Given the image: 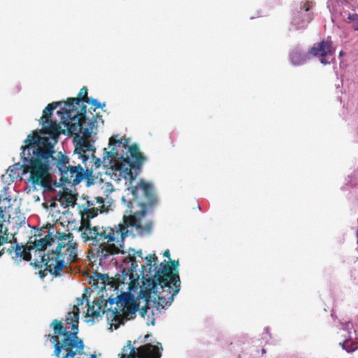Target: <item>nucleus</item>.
Masks as SVG:
<instances>
[{"instance_id": "nucleus-1", "label": "nucleus", "mask_w": 358, "mask_h": 358, "mask_svg": "<svg viewBox=\"0 0 358 358\" xmlns=\"http://www.w3.org/2000/svg\"><path fill=\"white\" fill-rule=\"evenodd\" d=\"M133 196V201L141 208L133 215L124 216L123 222L114 226H92L90 220L98 215L94 208L85 209L82 215L81 225L79 231L83 242H90V245L97 248V257L106 259L110 255L118 254L124 238L128 235V227L141 228V218L144 217L148 208H153L158 202L154 186L150 182L141 179L135 185L127 187Z\"/></svg>"}, {"instance_id": "nucleus-2", "label": "nucleus", "mask_w": 358, "mask_h": 358, "mask_svg": "<svg viewBox=\"0 0 358 358\" xmlns=\"http://www.w3.org/2000/svg\"><path fill=\"white\" fill-rule=\"evenodd\" d=\"M20 154L23 173H29V180L34 185L44 189L51 188V171L58 169L62 185L75 186L87 176L80 164L73 161L70 164L69 158L61 152L56 154L54 145L48 137H42L38 131H34L27 136L24 145L21 147Z\"/></svg>"}, {"instance_id": "nucleus-3", "label": "nucleus", "mask_w": 358, "mask_h": 358, "mask_svg": "<svg viewBox=\"0 0 358 358\" xmlns=\"http://www.w3.org/2000/svg\"><path fill=\"white\" fill-rule=\"evenodd\" d=\"M45 233L43 237L41 233L34 235V240H30L24 247L16 244L6 252L16 262H31V265L37 268L45 266V268L39 271L41 278L47 275V271L59 277L68 266L78 260V244L73 241L71 234L57 236L50 231Z\"/></svg>"}, {"instance_id": "nucleus-4", "label": "nucleus", "mask_w": 358, "mask_h": 358, "mask_svg": "<svg viewBox=\"0 0 358 358\" xmlns=\"http://www.w3.org/2000/svg\"><path fill=\"white\" fill-rule=\"evenodd\" d=\"M145 259L147 264L141 266L142 286L140 296L144 299L147 305L141 309L142 315L148 313L151 303L158 310L169 306L174 296L180 289L178 261H171V265L164 261L161 263L160 268L157 269L158 259L155 254H150Z\"/></svg>"}, {"instance_id": "nucleus-5", "label": "nucleus", "mask_w": 358, "mask_h": 358, "mask_svg": "<svg viewBox=\"0 0 358 358\" xmlns=\"http://www.w3.org/2000/svg\"><path fill=\"white\" fill-rule=\"evenodd\" d=\"M112 136L109 139V146L112 147L110 151L103 149L104 155L103 161L95 157L96 149L93 144L87 139L80 138L75 145L73 157L80 159L83 164L88 161L90 156L94 162L91 169H98L101 164L111 163L112 159L120 161L117 164L118 169L123 173L124 177L129 180V185H134L133 182L141 171L142 166L146 160L145 157L140 152L137 144L129 145V138L117 139Z\"/></svg>"}, {"instance_id": "nucleus-6", "label": "nucleus", "mask_w": 358, "mask_h": 358, "mask_svg": "<svg viewBox=\"0 0 358 358\" xmlns=\"http://www.w3.org/2000/svg\"><path fill=\"white\" fill-rule=\"evenodd\" d=\"M87 299L85 294L76 299V304L66 315L64 323L57 319L53 320L50 323L53 334L45 335V337L52 345V355L56 358H97L95 354L84 351V341L78 335L79 306H83Z\"/></svg>"}, {"instance_id": "nucleus-7", "label": "nucleus", "mask_w": 358, "mask_h": 358, "mask_svg": "<svg viewBox=\"0 0 358 358\" xmlns=\"http://www.w3.org/2000/svg\"><path fill=\"white\" fill-rule=\"evenodd\" d=\"M87 91V87H83L78 97L69 98L66 101H64L62 111H57V114L62 115V124L67 128L70 135L83 134L84 136L88 138L91 136L94 127L103 124L102 116L99 113H93L91 110L92 108L87 111L86 106H83L80 111L78 110L81 102L90 103Z\"/></svg>"}, {"instance_id": "nucleus-8", "label": "nucleus", "mask_w": 358, "mask_h": 358, "mask_svg": "<svg viewBox=\"0 0 358 358\" xmlns=\"http://www.w3.org/2000/svg\"><path fill=\"white\" fill-rule=\"evenodd\" d=\"M139 296V302L136 303L127 296L120 295L116 298H109L108 300L110 305L115 304L113 309H109L107 312L108 320L115 322V327L117 329L120 324H124V321L132 319L136 316V313L138 310L141 313V309L145 306V301ZM147 313L143 315L145 316ZM143 316L141 314H140Z\"/></svg>"}, {"instance_id": "nucleus-9", "label": "nucleus", "mask_w": 358, "mask_h": 358, "mask_svg": "<svg viewBox=\"0 0 358 358\" xmlns=\"http://www.w3.org/2000/svg\"><path fill=\"white\" fill-rule=\"evenodd\" d=\"M157 343V345L146 343L136 348L131 346V341H129L119 355L120 358H161L163 348L160 343Z\"/></svg>"}, {"instance_id": "nucleus-10", "label": "nucleus", "mask_w": 358, "mask_h": 358, "mask_svg": "<svg viewBox=\"0 0 358 358\" xmlns=\"http://www.w3.org/2000/svg\"><path fill=\"white\" fill-rule=\"evenodd\" d=\"M308 55L310 57H318L320 62L322 64H330L327 59L328 57H332L335 53V49L333 48L332 41L328 39L315 43L308 51Z\"/></svg>"}, {"instance_id": "nucleus-11", "label": "nucleus", "mask_w": 358, "mask_h": 358, "mask_svg": "<svg viewBox=\"0 0 358 358\" xmlns=\"http://www.w3.org/2000/svg\"><path fill=\"white\" fill-rule=\"evenodd\" d=\"M41 124L43 128L39 131V133L49 135L54 141V143H52L54 145L57 143V138L61 133V127L56 121L49 120L48 119L46 123L41 122Z\"/></svg>"}, {"instance_id": "nucleus-12", "label": "nucleus", "mask_w": 358, "mask_h": 358, "mask_svg": "<svg viewBox=\"0 0 358 358\" xmlns=\"http://www.w3.org/2000/svg\"><path fill=\"white\" fill-rule=\"evenodd\" d=\"M308 59H310L308 53L305 54L298 48L293 49L289 54L290 62L294 65H301Z\"/></svg>"}, {"instance_id": "nucleus-13", "label": "nucleus", "mask_w": 358, "mask_h": 358, "mask_svg": "<svg viewBox=\"0 0 358 358\" xmlns=\"http://www.w3.org/2000/svg\"><path fill=\"white\" fill-rule=\"evenodd\" d=\"M137 257H139L141 260L143 259V252L141 250H138V251H135V250L131 249L129 251V256L127 257L126 261L128 259L129 260L128 262H131V268H130L131 277L133 276V273H136L137 270H138V264H137V260H136Z\"/></svg>"}, {"instance_id": "nucleus-14", "label": "nucleus", "mask_w": 358, "mask_h": 358, "mask_svg": "<svg viewBox=\"0 0 358 358\" xmlns=\"http://www.w3.org/2000/svg\"><path fill=\"white\" fill-rule=\"evenodd\" d=\"M87 314L89 316L97 318L100 315V313L101 311L103 313H105L104 308L101 309L102 306L98 301H94L92 305L87 302Z\"/></svg>"}, {"instance_id": "nucleus-15", "label": "nucleus", "mask_w": 358, "mask_h": 358, "mask_svg": "<svg viewBox=\"0 0 358 358\" xmlns=\"http://www.w3.org/2000/svg\"><path fill=\"white\" fill-rule=\"evenodd\" d=\"M63 102H52L49 103L43 111V115L41 117V122L46 123L48 117H50L52 115L53 110L58 106H60Z\"/></svg>"}, {"instance_id": "nucleus-16", "label": "nucleus", "mask_w": 358, "mask_h": 358, "mask_svg": "<svg viewBox=\"0 0 358 358\" xmlns=\"http://www.w3.org/2000/svg\"><path fill=\"white\" fill-rule=\"evenodd\" d=\"M346 22L353 23V29L355 30L358 29V14L353 13H349L348 15V18L345 20Z\"/></svg>"}, {"instance_id": "nucleus-17", "label": "nucleus", "mask_w": 358, "mask_h": 358, "mask_svg": "<svg viewBox=\"0 0 358 358\" xmlns=\"http://www.w3.org/2000/svg\"><path fill=\"white\" fill-rule=\"evenodd\" d=\"M90 103H92V106L94 107L93 109V112H92L93 113H94V112H95L96 108H102L103 107H104L106 106L105 103H101L95 99H90Z\"/></svg>"}, {"instance_id": "nucleus-18", "label": "nucleus", "mask_w": 358, "mask_h": 358, "mask_svg": "<svg viewBox=\"0 0 358 358\" xmlns=\"http://www.w3.org/2000/svg\"><path fill=\"white\" fill-rule=\"evenodd\" d=\"M302 15L301 10L300 11H298L294 17H293V20H292V23L294 24V25H296V26H299L301 23H303V22H300L299 21V17H301V15Z\"/></svg>"}, {"instance_id": "nucleus-19", "label": "nucleus", "mask_w": 358, "mask_h": 358, "mask_svg": "<svg viewBox=\"0 0 358 358\" xmlns=\"http://www.w3.org/2000/svg\"><path fill=\"white\" fill-rule=\"evenodd\" d=\"M97 280H102L103 285L100 287L103 289L105 287V280H108L109 277L107 274L96 273Z\"/></svg>"}, {"instance_id": "nucleus-20", "label": "nucleus", "mask_w": 358, "mask_h": 358, "mask_svg": "<svg viewBox=\"0 0 358 358\" xmlns=\"http://www.w3.org/2000/svg\"><path fill=\"white\" fill-rule=\"evenodd\" d=\"M311 7H312V3L308 1H307L301 6V10H304L305 11H308L310 9Z\"/></svg>"}, {"instance_id": "nucleus-21", "label": "nucleus", "mask_w": 358, "mask_h": 358, "mask_svg": "<svg viewBox=\"0 0 358 358\" xmlns=\"http://www.w3.org/2000/svg\"><path fill=\"white\" fill-rule=\"evenodd\" d=\"M25 217L23 216L22 214H20V215L17 216L16 222H19L20 223H22V222H24Z\"/></svg>"}, {"instance_id": "nucleus-22", "label": "nucleus", "mask_w": 358, "mask_h": 358, "mask_svg": "<svg viewBox=\"0 0 358 358\" xmlns=\"http://www.w3.org/2000/svg\"><path fill=\"white\" fill-rule=\"evenodd\" d=\"M349 343V341L348 340H345L343 343H342V347L343 349H345L348 352H350V350L347 349L345 345H348ZM340 344H341V343H340Z\"/></svg>"}, {"instance_id": "nucleus-23", "label": "nucleus", "mask_w": 358, "mask_h": 358, "mask_svg": "<svg viewBox=\"0 0 358 358\" xmlns=\"http://www.w3.org/2000/svg\"><path fill=\"white\" fill-rule=\"evenodd\" d=\"M96 200H97V203H99V204L103 203V198L97 197Z\"/></svg>"}, {"instance_id": "nucleus-24", "label": "nucleus", "mask_w": 358, "mask_h": 358, "mask_svg": "<svg viewBox=\"0 0 358 358\" xmlns=\"http://www.w3.org/2000/svg\"><path fill=\"white\" fill-rule=\"evenodd\" d=\"M164 257H166L170 258V252H169V250H166L164 252Z\"/></svg>"}, {"instance_id": "nucleus-25", "label": "nucleus", "mask_w": 358, "mask_h": 358, "mask_svg": "<svg viewBox=\"0 0 358 358\" xmlns=\"http://www.w3.org/2000/svg\"><path fill=\"white\" fill-rule=\"evenodd\" d=\"M4 250H5L4 248H2L1 249H0V257L4 254Z\"/></svg>"}, {"instance_id": "nucleus-26", "label": "nucleus", "mask_w": 358, "mask_h": 358, "mask_svg": "<svg viewBox=\"0 0 358 358\" xmlns=\"http://www.w3.org/2000/svg\"><path fill=\"white\" fill-rule=\"evenodd\" d=\"M150 336V335H149V334L145 335V337H144V341H148V338Z\"/></svg>"}, {"instance_id": "nucleus-27", "label": "nucleus", "mask_w": 358, "mask_h": 358, "mask_svg": "<svg viewBox=\"0 0 358 358\" xmlns=\"http://www.w3.org/2000/svg\"><path fill=\"white\" fill-rule=\"evenodd\" d=\"M343 55V51L341 50L340 52H339V56L340 57H342Z\"/></svg>"}, {"instance_id": "nucleus-28", "label": "nucleus", "mask_w": 358, "mask_h": 358, "mask_svg": "<svg viewBox=\"0 0 358 358\" xmlns=\"http://www.w3.org/2000/svg\"><path fill=\"white\" fill-rule=\"evenodd\" d=\"M5 200H8V201H10V199H9V198H6Z\"/></svg>"}, {"instance_id": "nucleus-29", "label": "nucleus", "mask_w": 358, "mask_h": 358, "mask_svg": "<svg viewBox=\"0 0 358 358\" xmlns=\"http://www.w3.org/2000/svg\"><path fill=\"white\" fill-rule=\"evenodd\" d=\"M356 31H358V29H356Z\"/></svg>"}, {"instance_id": "nucleus-30", "label": "nucleus", "mask_w": 358, "mask_h": 358, "mask_svg": "<svg viewBox=\"0 0 358 358\" xmlns=\"http://www.w3.org/2000/svg\"><path fill=\"white\" fill-rule=\"evenodd\" d=\"M239 358V357H238Z\"/></svg>"}]
</instances>
